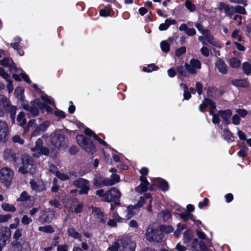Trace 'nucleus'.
<instances>
[{"instance_id":"46","label":"nucleus","mask_w":251,"mask_h":251,"mask_svg":"<svg viewBox=\"0 0 251 251\" xmlns=\"http://www.w3.org/2000/svg\"><path fill=\"white\" fill-rule=\"evenodd\" d=\"M231 37L235 40L238 42H241L242 41V37L239 34V30L238 29L235 30L231 34Z\"/></svg>"},{"instance_id":"64","label":"nucleus","mask_w":251,"mask_h":251,"mask_svg":"<svg viewBox=\"0 0 251 251\" xmlns=\"http://www.w3.org/2000/svg\"><path fill=\"white\" fill-rule=\"evenodd\" d=\"M57 251H68V246L66 244L58 245L57 247Z\"/></svg>"},{"instance_id":"44","label":"nucleus","mask_w":251,"mask_h":251,"mask_svg":"<svg viewBox=\"0 0 251 251\" xmlns=\"http://www.w3.org/2000/svg\"><path fill=\"white\" fill-rule=\"evenodd\" d=\"M244 73L247 75L251 74V64L249 62H244L242 65Z\"/></svg>"},{"instance_id":"31","label":"nucleus","mask_w":251,"mask_h":251,"mask_svg":"<svg viewBox=\"0 0 251 251\" xmlns=\"http://www.w3.org/2000/svg\"><path fill=\"white\" fill-rule=\"evenodd\" d=\"M121 237L115 240L108 248L109 251H120Z\"/></svg>"},{"instance_id":"27","label":"nucleus","mask_w":251,"mask_h":251,"mask_svg":"<svg viewBox=\"0 0 251 251\" xmlns=\"http://www.w3.org/2000/svg\"><path fill=\"white\" fill-rule=\"evenodd\" d=\"M100 15L103 17L112 16L113 15V12L111 9V6L108 5L100 9Z\"/></svg>"},{"instance_id":"15","label":"nucleus","mask_w":251,"mask_h":251,"mask_svg":"<svg viewBox=\"0 0 251 251\" xmlns=\"http://www.w3.org/2000/svg\"><path fill=\"white\" fill-rule=\"evenodd\" d=\"M9 129L7 124L2 121H0V141L5 142L9 134Z\"/></svg>"},{"instance_id":"8","label":"nucleus","mask_w":251,"mask_h":251,"mask_svg":"<svg viewBox=\"0 0 251 251\" xmlns=\"http://www.w3.org/2000/svg\"><path fill=\"white\" fill-rule=\"evenodd\" d=\"M120 243V251H135L136 243L130 237H121Z\"/></svg>"},{"instance_id":"28","label":"nucleus","mask_w":251,"mask_h":251,"mask_svg":"<svg viewBox=\"0 0 251 251\" xmlns=\"http://www.w3.org/2000/svg\"><path fill=\"white\" fill-rule=\"evenodd\" d=\"M176 22L174 19H167L165 21L164 23L161 24L159 26V29L160 31L167 30L169 27L172 25L176 24Z\"/></svg>"},{"instance_id":"39","label":"nucleus","mask_w":251,"mask_h":251,"mask_svg":"<svg viewBox=\"0 0 251 251\" xmlns=\"http://www.w3.org/2000/svg\"><path fill=\"white\" fill-rule=\"evenodd\" d=\"M30 198V196L28 195L26 191H23L20 195V197L17 199V201H28Z\"/></svg>"},{"instance_id":"63","label":"nucleus","mask_w":251,"mask_h":251,"mask_svg":"<svg viewBox=\"0 0 251 251\" xmlns=\"http://www.w3.org/2000/svg\"><path fill=\"white\" fill-rule=\"evenodd\" d=\"M186 51V48L182 47L177 49L176 51V56H180L181 54H184Z\"/></svg>"},{"instance_id":"57","label":"nucleus","mask_w":251,"mask_h":251,"mask_svg":"<svg viewBox=\"0 0 251 251\" xmlns=\"http://www.w3.org/2000/svg\"><path fill=\"white\" fill-rule=\"evenodd\" d=\"M12 141L15 143H19L20 145H23L24 143V140L22 139L19 135H16L12 137Z\"/></svg>"},{"instance_id":"34","label":"nucleus","mask_w":251,"mask_h":251,"mask_svg":"<svg viewBox=\"0 0 251 251\" xmlns=\"http://www.w3.org/2000/svg\"><path fill=\"white\" fill-rule=\"evenodd\" d=\"M176 214L177 213H176L175 215H176ZM177 215L180 216L181 219H183L185 221L188 220L189 219L195 221V218L193 215L188 212L185 213H184L183 212L181 213H178Z\"/></svg>"},{"instance_id":"19","label":"nucleus","mask_w":251,"mask_h":251,"mask_svg":"<svg viewBox=\"0 0 251 251\" xmlns=\"http://www.w3.org/2000/svg\"><path fill=\"white\" fill-rule=\"evenodd\" d=\"M232 114V111L230 109L220 111L218 112V115L222 118L224 124L227 125L230 123V118Z\"/></svg>"},{"instance_id":"6","label":"nucleus","mask_w":251,"mask_h":251,"mask_svg":"<svg viewBox=\"0 0 251 251\" xmlns=\"http://www.w3.org/2000/svg\"><path fill=\"white\" fill-rule=\"evenodd\" d=\"M206 107L210 109V114L212 115V122L215 124H218L220 122L219 115L213 113V110L216 108L215 104L211 100L205 99L202 103L199 106V110L201 112H203L204 109Z\"/></svg>"},{"instance_id":"36","label":"nucleus","mask_w":251,"mask_h":251,"mask_svg":"<svg viewBox=\"0 0 251 251\" xmlns=\"http://www.w3.org/2000/svg\"><path fill=\"white\" fill-rule=\"evenodd\" d=\"M38 230L40 231L51 233L54 231L53 228L50 225H47L43 226H40L38 228Z\"/></svg>"},{"instance_id":"3","label":"nucleus","mask_w":251,"mask_h":251,"mask_svg":"<svg viewBox=\"0 0 251 251\" xmlns=\"http://www.w3.org/2000/svg\"><path fill=\"white\" fill-rule=\"evenodd\" d=\"M96 194L101 197L102 201L107 202L115 201L121 196L120 191L115 187H112L105 192L102 189L98 190Z\"/></svg>"},{"instance_id":"32","label":"nucleus","mask_w":251,"mask_h":251,"mask_svg":"<svg viewBox=\"0 0 251 251\" xmlns=\"http://www.w3.org/2000/svg\"><path fill=\"white\" fill-rule=\"evenodd\" d=\"M171 217V213L169 210L162 211L158 213V217L159 219L166 221L170 219Z\"/></svg>"},{"instance_id":"61","label":"nucleus","mask_w":251,"mask_h":251,"mask_svg":"<svg viewBox=\"0 0 251 251\" xmlns=\"http://www.w3.org/2000/svg\"><path fill=\"white\" fill-rule=\"evenodd\" d=\"M232 122L235 125H239L240 123V118L237 114L234 115L232 117Z\"/></svg>"},{"instance_id":"7","label":"nucleus","mask_w":251,"mask_h":251,"mask_svg":"<svg viewBox=\"0 0 251 251\" xmlns=\"http://www.w3.org/2000/svg\"><path fill=\"white\" fill-rule=\"evenodd\" d=\"M51 143L56 148L65 149L67 146L68 140L60 131H56L51 134Z\"/></svg>"},{"instance_id":"49","label":"nucleus","mask_w":251,"mask_h":251,"mask_svg":"<svg viewBox=\"0 0 251 251\" xmlns=\"http://www.w3.org/2000/svg\"><path fill=\"white\" fill-rule=\"evenodd\" d=\"M49 204L55 208L61 209L62 207L61 203L57 200H52L49 201Z\"/></svg>"},{"instance_id":"13","label":"nucleus","mask_w":251,"mask_h":251,"mask_svg":"<svg viewBox=\"0 0 251 251\" xmlns=\"http://www.w3.org/2000/svg\"><path fill=\"white\" fill-rule=\"evenodd\" d=\"M73 184L75 186L80 188L79 194H86L90 189L88 181L83 178L77 179L74 181Z\"/></svg>"},{"instance_id":"22","label":"nucleus","mask_w":251,"mask_h":251,"mask_svg":"<svg viewBox=\"0 0 251 251\" xmlns=\"http://www.w3.org/2000/svg\"><path fill=\"white\" fill-rule=\"evenodd\" d=\"M1 238H2V245L3 247L5 246L6 242L8 241L9 238L11 236V231L9 228L3 227L1 230Z\"/></svg>"},{"instance_id":"58","label":"nucleus","mask_w":251,"mask_h":251,"mask_svg":"<svg viewBox=\"0 0 251 251\" xmlns=\"http://www.w3.org/2000/svg\"><path fill=\"white\" fill-rule=\"evenodd\" d=\"M236 112L238 115L242 118H244L248 113V111L244 109H237Z\"/></svg>"},{"instance_id":"4","label":"nucleus","mask_w":251,"mask_h":251,"mask_svg":"<svg viewBox=\"0 0 251 251\" xmlns=\"http://www.w3.org/2000/svg\"><path fill=\"white\" fill-rule=\"evenodd\" d=\"M163 238L164 234L159 228H155L151 226L147 228L146 232V238L149 242L160 243Z\"/></svg>"},{"instance_id":"54","label":"nucleus","mask_w":251,"mask_h":251,"mask_svg":"<svg viewBox=\"0 0 251 251\" xmlns=\"http://www.w3.org/2000/svg\"><path fill=\"white\" fill-rule=\"evenodd\" d=\"M56 176L62 181H65L69 179V176L67 174L61 173L59 172L56 173Z\"/></svg>"},{"instance_id":"48","label":"nucleus","mask_w":251,"mask_h":251,"mask_svg":"<svg viewBox=\"0 0 251 251\" xmlns=\"http://www.w3.org/2000/svg\"><path fill=\"white\" fill-rule=\"evenodd\" d=\"M50 125V122L49 121H46L37 127L43 133L47 130V129L49 127Z\"/></svg>"},{"instance_id":"35","label":"nucleus","mask_w":251,"mask_h":251,"mask_svg":"<svg viewBox=\"0 0 251 251\" xmlns=\"http://www.w3.org/2000/svg\"><path fill=\"white\" fill-rule=\"evenodd\" d=\"M24 90L22 87H17L14 91L15 96L20 100H23L24 98Z\"/></svg>"},{"instance_id":"26","label":"nucleus","mask_w":251,"mask_h":251,"mask_svg":"<svg viewBox=\"0 0 251 251\" xmlns=\"http://www.w3.org/2000/svg\"><path fill=\"white\" fill-rule=\"evenodd\" d=\"M85 134L89 136H92L93 138L99 141L100 144H102L105 146H108L107 144L102 140H101L100 138L98 137V136L92 130H91L89 128H86L84 130Z\"/></svg>"},{"instance_id":"2","label":"nucleus","mask_w":251,"mask_h":251,"mask_svg":"<svg viewBox=\"0 0 251 251\" xmlns=\"http://www.w3.org/2000/svg\"><path fill=\"white\" fill-rule=\"evenodd\" d=\"M22 166L19 169V172L22 174H34L36 169V164L33 159L28 155L24 154L22 158Z\"/></svg>"},{"instance_id":"45","label":"nucleus","mask_w":251,"mask_h":251,"mask_svg":"<svg viewBox=\"0 0 251 251\" xmlns=\"http://www.w3.org/2000/svg\"><path fill=\"white\" fill-rule=\"evenodd\" d=\"M135 208L134 206L132 205L128 206L126 211V218L127 219H130L133 215V209Z\"/></svg>"},{"instance_id":"47","label":"nucleus","mask_w":251,"mask_h":251,"mask_svg":"<svg viewBox=\"0 0 251 251\" xmlns=\"http://www.w3.org/2000/svg\"><path fill=\"white\" fill-rule=\"evenodd\" d=\"M160 47L164 52H168L170 50V45L166 41H163L160 43Z\"/></svg>"},{"instance_id":"43","label":"nucleus","mask_w":251,"mask_h":251,"mask_svg":"<svg viewBox=\"0 0 251 251\" xmlns=\"http://www.w3.org/2000/svg\"><path fill=\"white\" fill-rule=\"evenodd\" d=\"M159 228L162 231V233L165 232L166 233H170L174 231V228L169 225L161 226Z\"/></svg>"},{"instance_id":"23","label":"nucleus","mask_w":251,"mask_h":251,"mask_svg":"<svg viewBox=\"0 0 251 251\" xmlns=\"http://www.w3.org/2000/svg\"><path fill=\"white\" fill-rule=\"evenodd\" d=\"M178 74L181 76H188L189 73V64L185 63L184 66H179L176 68Z\"/></svg>"},{"instance_id":"59","label":"nucleus","mask_w":251,"mask_h":251,"mask_svg":"<svg viewBox=\"0 0 251 251\" xmlns=\"http://www.w3.org/2000/svg\"><path fill=\"white\" fill-rule=\"evenodd\" d=\"M22 232H23L22 228L17 229L15 231V232L13 235L14 238L16 240L19 239L20 237H22Z\"/></svg>"},{"instance_id":"21","label":"nucleus","mask_w":251,"mask_h":251,"mask_svg":"<svg viewBox=\"0 0 251 251\" xmlns=\"http://www.w3.org/2000/svg\"><path fill=\"white\" fill-rule=\"evenodd\" d=\"M29 184L32 190L36 192H40L45 189V185L42 182H35L34 180L31 179Z\"/></svg>"},{"instance_id":"40","label":"nucleus","mask_w":251,"mask_h":251,"mask_svg":"<svg viewBox=\"0 0 251 251\" xmlns=\"http://www.w3.org/2000/svg\"><path fill=\"white\" fill-rule=\"evenodd\" d=\"M232 84L238 87H246L248 85V82L245 80L235 79L232 81Z\"/></svg>"},{"instance_id":"1","label":"nucleus","mask_w":251,"mask_h":251,"mask_svg":"<svg viewBox=\"0 0 251 251\" xmlns=\"http://www.w3.org/2000/svg\"><path fill=\"white\" fill-rule=\"evenodd\" d=\"M1 64L4 67H8L11 71L14 70L16 73H20V75L13 74V77L17 81L21 80L23 79L26 83H31V80L26 74L20 69H18L12 60L10 58H4L1 62Z\"/></svg>"},{"instance_id":"51","label":"nucleus","mask_w":251,"mask_h":251,"mask_svg":"<svg viewBox=\"0 0 251 251\" xmlns=\"http://www.w3.org/2000/svg\"><path fill=\"white\" fill-rule=\"evenodd\" d=\"M185 6L188 10L190 12H192L195 10L196 7L194 4H193L190 0H187L185 1Z\"/></svg>"},{"instance_id":"25","label":"nucleus","mask_w":251,"mask_h":251,"mask_svg":"<svg viewBox=\"0 0 251 251\" xmlns=\"http://www.w3.org/2000/svg\"><path fill=\"white\" fill-rule=\"evenodd\" d=\"M215 65L220 73L223 74H226L227 73L226 65L221 59H218L216 60Z\"/></svg>"},{"instance_id":"17","label":"nucleus","mask_w":251,"mask_h":251,"mask_svg":"<svg viewBox=\"0 0 251 251\" xmlns=\"http://www.w3.org/2000/svg\"><path fill=\"white\" fill-rule=\"evenodd\" d=\"M151 181L153 186L158 187L163 191H166L169 189L167 182L161 178H154Z\"/></svg>"},{"instance_id":"14","label":"nucleus","mask_w":251,"mask_h":251,"mask_svg":"<svg viewBox=\"0 0 251 251\" xmlns=\"http://www.w3.org/2000/svg\"><path fill=\"white\" fill-rule=\"evenodd\" d=\"M44 106L43 103L40 100L37 99L33 101L32 106L29 110L32 116H36L39 114V109H43ZM28 106H24V108L27 110H28Z\"/></svg>"},{"instance_id":"18","label":"nucleus","mask_w":251,"mask_h":251,"mask_svg":"<svg viewBox=\"0 0 251 251\" xmlns=\"http://www.w3.org/2000/svg\"><path fill=\"white\" fill-rule=\"evenodd\" d=\"M92 214L98 218L100 223L104 224L106 222V217L103 214V212L99 208L93 207H91Z\"/></svg>"},{"instance_id":"10","label":"nucleus","mask_w":251,"mask_h":251,"mask_svg":"<svg viewBox=\"0 0 251 251\" xmlns=\"http://www.w3.org/2000/svg\"><path fill=\"white\" fill-rule=\"evenodd\" d=\"M14 177V173L8 167H4L0 170V181L5 186L10 185Z\"/></svg>"},{"instance_id":"9","label":"nucleus","mask_w":251,"mask_h":251,"mask_svg":"<svg viewBox=\"0 0 251 251\" xmlns=\"http://www.w3.org/2000/svg\"><path fill=\"white\" fill-rule=\"evenodd\" d=\"M148 169L146 167H143L140 170V173L142 175L140 177L141 184L135 188V191L136 192L139 193H142L146 192L148 190L149 182L148 181L145 176L148 175Z\"/></svg>"},{"instance_id":"55","label":"nucleus","mask_w":251,"mask_h":251,"mask_svg":"<svg viewBox=\"0 0 251 251\" xmlns=\"http://www.w3.org/2000/svg\"><path fill=\"white\" fill-rule=\"evenodd\" d=\"M225 12L228 16L231 17L234 14V6L230 7L229 5H227L226 8Z\"/></svg>"},{"instance_id":"11","label":"nucleus","mask_w":251,"mask_h":251,"mask_svg":"<svg viewBox=\"0 0 251 251\" xmlns=\"http://www.w3.org/2000/svg\"><path fill=\"white\" fill-rule=\"evenodd\" d=\"M0 104L10 113V118L12 122L14 123L16 113V107L11 105L9 100L3 96H0Z\"/></svg>"},{"instance_id":"29","label":"nucleus","mask_w":251,"mask_h":251,"mask_svg":"<svg viewBox=\"0 0 251 251\" xmlns=\"http://www.w3.org/2000/svg\"><path fill=\"white\" fill-rule=\"evenodd\" d=\"M203 35L205 39L211 45L215 46H218L219 45V43L214 39L213 36L211 34L210 32L208 30H207Z\"/></svg>"},{"instance_id":"5","label":"nucleus","mask_w":251,"mask_h":251,"mask_svg":"<svg viewBox=\"0 0 251 251\" xmlns=\"http://www.w3.org/2000/svg\"><path fill=\"white\" fill-rule=\"evenodd\" d=\"M76 138L78 145L86 151L91 154L96 151L95 147L90 139L83 135H77Z\"/></svg>"},{"instance_id":"41","label":"nucleus","mask_w":251,"mask_h":251,"mask_svg":"<svg viewBox=\"0 0 251 251\" xmlns=\"http://www.w3.org/2000/svg\"><path fill=\"white\" fill-rule=\"evenodd\" d=\"M1 207L4 211L14 212L16 211L15 207L12 205L8 203H4L2 204Z\"/></svg>"},{"instance_id":"42","label":"nucleus","mask_w":251,"mask_h":251,"mask_svg":"<svg viewBox=\"0 0 251 251\" xmlns=\"http://www.w3.org/2000/svg\"><path fill=\"white\" fill-rule=\"evenodd\" d=\"M83 208V205L81 203H79L77 204L76 206H75V207L74 209L73 210V207H71L69 208V210L71 212H74L75 213H80Z\"/></svg>"},{"instance_id":"24","label":"nucleus","mask_w":251,"mask_h":251,"mask_svg":"<svg viewBox=\"0 0 251 251\" xmlns=\"http://www.w3.org/2000/svg\"><path fill=\"white\" fill-rule=\"evenodd\" d=\"M43 141L41 138H38L35 142V146L31 149V151L33 152V155L35 157H39L40 155V153L38 151L43 147Z\"/></svg>"},{"instance_id":"37","label":"nucleus","mask_w":251,"mask_h":251,"mask_svg":"<svg viewBox=\"0 0 251 251\" xmlns=\"http://www.w3.org/2000/svg\"><path fill=\"white\" fill-rule=\"evenodd\" d=\"M229 63L231 67L238 68L241 65V61L239 59L234 57L229 59Z\"/></svg>"},{"instance_id":"38","label":"nucleus","mask_w":251,"mask_h":251,"mask_svg":"<svg viewBox=\"0 0 251 251\" xmlns=\"http://www.w3.org/2000/svg\"><path fill=\"white\" fill-rule=\"evenodd\" d=\"M25 116V114L23 112H21L17 116V120L21 126H24L26 123Z\"/></svg>"},{"instance_id":"30","label":"nucleus","mask_w":251,"mask_h":251,"mask_svg":"<svg viewBox=\"0 0 251 251\" xmlns=\"http://www.w3.org/2000/svg\"><path fill=\"white\" fill-rule=\"evenodd\" d=\"M67 233L69 236L75 239L81 240V235L74 228H69L67 230Z\"/></svg>"},{"instance_id":"52","label":"nucleus","mask_w":251,"mask_h":251,"mask_svg":"<svg viewBox=\"0 0 251 251\" xmlns=\"http://www.w3.org/2000/svg\"><path fill=\"white\" fill-rule=\"evenodd\" d=\"M234 13H239L241 14H246V10L244 7L241 6H236L234 7Z\"/></svg>"},{"instance_id":"16","label":"nucleus","mask_w":251,"mask_h":251,"mask_svg":"<svg viewBox=\"0 0 251 251\" xmlns=\"http://www.w3.org/2000/svg\"><path fill=\"white\" fill-rule=\"evenodd\" d=\"M3 158L8 162H16L18 158L17 153L11 149H6L3 152Z\"/></svg>"},{"instance_id":"62","label":"nucleus","mask_w":251,"mask_h":251,"mask_svg":"<svg viewBox=\"0 0 251 251\" xmlns=\"http://www.w3.org/2000/svg\"><path fill=\"white\" fill-rule=\"evenodd\" d=\"M248 152V149L247 147L244 148L241 150L237 154L239 156L242 157H245L247 156Z\"/></svg>"},{"instance_id":"20","label":"nucleus","mask_w":251,"mask_h":251,"mask_svg":"<svg viewBox=\"0 0 251 251\" xmlns=\"http://www.w3.org/2000/svg\"><path fill=\"white\" fill-rule=\"evenodd\" d=\"M201 68V62L197 59L191 60L189 65V73L194 74L197 73V69H200Z\"/></svg>"},{"instance_id":"33","label":"nucleus","mask_w":251,"mask_h":251,"mask_svg":"<svg viewBox=\"0 0 251 251\" xmlns=\"http://www.w3.org/2000/svg\"><path fill=\"white\" fill-rule=\"evenodd\" d=\"M193 234L190 230H187L183 234V241L185 244H187L192 239Z\"/></svg>"},{"instance_id":"50","label":"nucleus","mask_w":251,"mask_h":251,"mask_svg":"<svg viewBox=\"0 0 251 251\" xmlns=\"http://www.w3.org/2000/svg\"><path fill=\"white\" fill-rule=\"evenodd\" d=\"M158 69V67L155 66L154 64H150L147 67H143V71L146 72H151L152 71H156Z\"/></svg>"},{"instance_id":"56","label":"nucleus","mask_w":251,"mask_h":251,"mask_svg":"<svg viewBox=\"0 0 251 251\" xmlns=\"http://www.w3.org/2000/svg\"><path fill=\"white\" fill-rule=\"evenodd\" d=\"M32 221V219L29 218L27 215H24L21 219V222L24 225H29Z\"/></svg>"},{"instance_id":"12","label":"nucleus","mask_w":251,"mask_h":251,"mask_svg":"<svg viewBox=\"0 0 251 251\" xmlns=\"http://www.w3.org/2000/svg\"><path fill=\"white\" fill-rule=\"evenodd\" d=\"M56 212L50 208L42 210L38 218L39 221L42 224L49 223L55 218Z\"/></svg>"},{"instance_id":"60","label":"nucleus","mask_w":251,"mask_h":251,"mask_svg":"<svg viewBox=\"0 0 251 251\" xmlns=\"http://www.w3.org/2000/svg\"><path fill=\"white\" fill-rule=\"evenodd\" d=\"M0 76H1L5 80H9V78L10 77L8 74H7L4 70L0 67Z\"/></svg>"},{"instance_id":"53","label":"nucleus","mask_w":251,"mask_h":251,"mask_svg":"<svg viewBox=\"0 0 251 251\" xmlns=\"http://www.w3.org/2000/svg\"><path fill=\"white\" fill-rule=\"evenodd\" d=\"M224 133L225 134L227 139H228V142H232L234 140V136L228 129H224Z\"/></svg>"}]
</instances>
